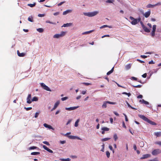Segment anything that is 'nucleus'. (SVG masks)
Segmentation results:
<instances>
[{"instance_id":"f257e3e1","label":"nucleus","mask_w":161,"mask_h":161,"mask_svg":"<svg viewBox=\"0 0 161 161\" xmlns=\"http://www.w3.org/2000/svg\"><path fill=\"white\" fill-rule=\"evenodd\" d=\"M98 11H94L91 12L84 13L83 14L85 16L92 17L96 15L98 13Z\"/></svg>"},{"instance_id":"f03ea898","label":"nucleus","mask_w":161,"mask_h":161,"mask_svg":"<svg viewBox=\"0 0 161 161\" xmlns=\"http://www.w3.org/2000/svg\"><path fill=\"white\" fill-rule=\"evenodd\" d=\"M66 32L64 31H62L60 34H55L53 36V37L54 38H58L60 37H62L65 35Z\"/></svg>"},{"instance_id":"7ed1b4c3","label":"nucleus","mask_w":161,"mask_h":161,"mask_svg":"<svg viewBox=\"0 0 161 161\" xmlns=\"http://www.w3.org/2000/svg\"><path fill=\"white\" fill-rule=\"evenodd\" d=\"M41 86L44 90L49 92H51L52 90L50 88L45 84L43 83H40Z\"/></svg>"},{"instance_id":"20e7f679","label":"nucleus","mask_w":161,"mask_h":161,"mask_svg":"<svg viewBox=\"0 0 161 161\" xmlns=\"http://www.w3.org/2000/svg\"><path fill=\"white\" fill-rule=\"evenodd\" d=\"M129 18L131 20L130 23L132 25H135L138 24L136 19L134 18L132 16H130Z\"/></svg>"},{"instance_id":"39448f33","label":"nucleus","mask_w":161,"mask_h":161,"mask_svg":"<svg viewBox=\"0 0 161 161\" xmlns=\"http://www.w3.org/2000/svg\"><path fill=\"white\" fill-rule=\"evenodd\" d=\"M156 29V25H154L153 26L152 31L151 33V35L152 37H154L155 35V32Z\"/></svg>"},{"instance_id":"423d86ee","label":"nucleus","mask_w":161,"mask_h":161,"mask_svg":"<svg viewBox=\"0 0 161 161\" xmlns=\"http://www.w3.org/2000/svg\"><path fill=\"white\" fill-rule=\"evenodd\" d=\"M161 153V151L158 149L154 150L152 152L153 155L155 156Z\"/></svg>"},{"instance_id":"0eeeda50","label":"nucleus","mask_w":161,"mask_h":161,"mask_svg":"<svg viewBox=\"0 0 161 161\" xmlns=\"http://www.w3.org/2000/svg\"><path fill=\"white\" fill-rule=\"evenodd\" d=\"M26 100L27 103L31 104V94H28Z\"/></svg>"},{"instance_id":"6e6552de","label":"nucleus","mask_w":161,"mask_h":161,"mask_svg":"<svg viewBox=\"0 0 161 161\" xmlns=\"http://www.w3.org/2000/svg\"><path fill=\"white\" fill-rule=\"evenodd\" d=\"M79 107V106L76 107H70L69 108H65V109L68 111H71L75 110Z\"/></svg>"},{"instance_id":"1a4fd4ad","label":"nucleus","mask_w":161,"mask_h":161,"mask_svg":"<svg viewBox=\"0 0 161 161\" xmlns=\"http://www.w3.org/2000/svg\"><path fill=\"white\" fill-rule=\"evenodd\" d=\"M42 146L43 148L45 150L47 151V152H49L50 153H53V152L52 150L49 149L47 147H46L45 145H42Z\"/></svg>"},{"instance_id":"9d476101","label":"nucleus","mask_w":161,"mask_h":161,"mask_svg":"<svg viewBox=\"0 0 161 161\" xmlns=\"http://www.w3.org/2000/svg\"><path fill=\"white\" fill-rule=\"evenodd\" d=\"M151 155L149 154H147L142 155V156L140 158L141 159H145L150 157Z\"/></svg>"},{"instance_id":"9b49d317","label":"nucleus","mask_w":161,"mask_h":161,"mask_svg":"<svg viewBox=\"0 0 161 161\" xmlns=\"http://www.w3.org/2000/svg\"><path fill=\"white\" fill-rule=\"evenodd\" d=\"M150 14L151 11L150 10H149L147 12L145 13H144L143 15L145 17V18H147L150 16Z\"/></svg>"},{"instance_id":"f8f14e48","label":"nucleus","mask_w":161,"mask_h":161,"mask_svg":"<svg viewBox=\"0 0 161 161\" xmlns=\"http://www.w3.org/2000/svg\"><path fill=\"white\" fill-rule=\"evenodd\" d=\"M44 127L46 128H48L50 129L54 130V128L50 125H48L46 123H44L43 125Z\"/></svg>"},{"instance_id":"ddd939ff","label":"nucleus","mask_w":161,"mask_h":161,"mask_svg":"<svg viewBox=\"0 0 161 161\" xmlns=\"http://www.w3.org/2000/svg\"><path fill=\"white\" fill-rule=\"evenodd\" d=\"M138 116L140 118L144 120L146 122L148 119L145 116L143 115L139 114Z\"/></svg>"},{"instance_id":"4468645a","label":"nucleus","mask_w":161,"mask_h":161,"mask_svg":"<svg viewBox=\"0 0 161 161\" xmlns=\"http://www.w3.org/2000/svg\"><path fill=\"white\" fill-rule=\"evenodd\" d=\"M72 10L70 9H68L65 11H64L63 12V14L64 15H65L67 14L70 13L72 12Z\"/></svg>"},{"instance_id":"2eb2a0df","label":"nucleus","mask_w":161,"mask_h":161,"mask_svg":"<svg viewBox=\"0 0 161 161\" xmlns=\"http://www.w3.org/2000/svg\"><path fill=\"white\" fill-rule=\"evenodd\" d=\"M17 53L18 56H19V57H24L25 54V53H20L19 50H17Z\"/></svg>"},{"instance_id":"dca6fc26","label":"nucleus","mask_w":161,"mask_h":161,"mask_svg":"<svg viewBox=\"0 0 161 161\" xmlns=\"http://www.w3.org/2000/svg\"><path fill=\"white\" fill-rule=\"evenodd\" d=\"M143 29H144V31L147 33H149L150 32V30L148 29L147 27H146L145 25L144 26L142 27Z\"/></svg>"},{"instance_id":"f3484780","label":"nucleus","mask_w":161,"mask_h":161,"mask_svg":"<svg viewBox=\"0 0 161 161\" xmlns=\"http://www.w3.org/2000/svg\"><path fill=\"white\" fill-rule=\"evenodd\" d=\"M148 123L152 125H156V124L153 121H152L151 120H149L148 119L147 121Z\"/></svg>"},{"instance_id":"a211bd4d","label":"nucleus","mask_w":161,"mask_h":161,"mask_svg":"<svg viewBox=\"0 0 161 161\" xmlns=\"http://www.w3.org/2000/svg\"><path fill=\"white\" fill-rule=\"evenodd\" d=\"M72 25V23H67L66 24H63L62 27H69L71 26Z\"/></svg>"},{"instance_id":"6ab92c4d","label":"nucleus","mask_w":161,"mask_h":161,"mask_svg":"<svg viewBox=\"0 0 161 161\" xmlns=\"http://www.w3.org/2000/svg\"><path fill=\"white\" fill-rule=\"evenodd\" d=\"M154 135L157 137L161 136V131L155 132Z\"/></svg>"},{"instance_id":"aec40b11","label":"nucleus","mask_w":161,"mask_h":161,"mask_svg":"<svg viewBox=\"0 0 161 161\" xmlns=\"http://www.w3.org/2000/svg\"><path fill=\"white\" fill-rule=\"evenodd\" d=\"M155 6H156L155 4L152 5L150 4H149L147 5L146 7L148 8H153Z\"/></svg>"},{"instance_id":"412c9836","label":"nucleus","mask_w":161,"mask_h":161,"mask_svg":"<svg viewBox=\"0 0 161 161\" xmlns=\"http://www.w3.org/2000/svg\"><path fill=\"white\" fill-rule=\"evenodd\" d=\"M131 66V64H130L126 65L125 66V69L126 70H128L129 69H130V68Z\"/></svg>"},{"instance_id":"4be33fe9","label":"nucleus","mask_w":161,"mask_h":161,"mask_svg":"<svg viewBox=\"0 0 161 161\" xmlns=\"http://www.w3.org/2000/svg\"><path fill=\"white\" fill-rule=\"evenodd\" d=\"M34 149H39V148L35 146H32L29 148V150H33Z\"/></svg>"},{"instance_id":"5701e85b","label":"nucleus","mask_w":161,"mask_h":161,"mask_svg":"<svg viewBox=\"0 0 161 161\" xmlns=\"http://www.w3.org/2000/svg\"><path fill=\"white\" fill-rule=\"evenodd\" d=\"M107 101H105L103 102V104L102 105V107L103 108H105L107 107V103H108L107 102H106Z\"/></svg>"},{"instance_id":"b1692460","label":"nucleus","mask_w":161,"mask_h":161,"mask_svg":"<svg viewBox=\"0 0 161 161\" xmlns=\"http://www.w3.org/2000/svg\"><path fill=\"white\" fill-rule=\"evenodd\" d=\"M94 31V30H91L89 31H86L82 33V35L87 34L91 33Z\"/></svg>"},{"instance_id":"393cba45","label":"nucleus","mask_w":161,"mask_h":161,"mask_svg":"<svg viewBox=\"0 0 161 161\" xmlns=\"http://www.w3.org/2000/svg\"><path fill=\"white\" fill-rule=\"evenodd\" d=\"M38 100V98L36 97H34L31 100V103L32 102L37 101Z\"/></svg>"},{"instance_id":"a878e982","label":"nucleus","mask_w":161,"mask_h":161,"mask_svg":"<svg viewBox=\"0 0 161 161\" xmlns=\"http://www.w3.org/2000/svg\"><path fill=\"white\" fill-rule=\"evenodd\" d=\"M60 102L59 101H57L54 104V107L56 108L58 107L59 104Z\"/></svg>"},{"instance_id":"bb28decb","label":"nucleus","mask_w":161,"mask_h":161,"mask_svg":"<svg viewBox=\"0 0 161 161\" xmlns=\"http://www.w3.org/2000/svg\"><path fill=\"white\" fill-rule=\"evenodd\" d=\"M36 5V3H34L33 4H28L27 6H30L32 8L34 7Z\"/></svg>"},{"instance_id":"cd10ccee","label":"nucleus","mask_w":161,"mask_h":161,"mask_svg":"<svg viewBox=\"0 0 161 161\" xmlns=\"http://www.w3.org/2000/svg\"><path fill=\"white\" fill-rule=\"evenodd\" d=\"M105 27H109V28H111L112 26H108V25H103L102 26L100 27V29H102V28H104Z\"/></svg>"},{"instance_id":"c85d7f7f","label":"nucleus","mask_w":161,"mask_h":161,"mask_svg":"<svg viewBox=\"0 0 161 161\" xmlns=\"http://www.w3.org/2000/svg\"><path fill=\"white\" fill-rule=\"evenodd\" d=\"M109 128H108L106 127H102L101 128V130L103 131H108L109 130Z\"/></svg>"},{"instance_id":"c756f323","label":"nucleus","mask_w":161,"mask_h":161,"mask_svg":"<svg viewBox=\"0 0 161 161\" xmlns=\"http://www.w3.org/2000/svg\"><path fill=\"white\" fill-rule=\"evenodd\" d=\"M37 31L40 33H42L44 31V30L42 28H39L36 29Z\"/></svg>"},{"instance_id":"7c9ffc66","label":"nucleus","mask_w":161,"mask_h":161,"mask_svg":"<svg viewBox=\"0 0 161 161\" xmlns=\"http://www.w3.org/2000/svg\"><path fill=\"white\" fill-rule=\"evenodd\" d=\"M80 121V119H77L76 121L75 122V126L77 127L78 125V123Z\"/></svg>"},{"instance_id":"2f4dec72","label":"nucleus","mask_w":161,"mask_h":161,"mask_svg":"<svg viewBox=\"0 0 161 161\" xmlns=\"http://www.w3.org/2000/svg\"><path fill=\"white\" fill-rule=\"evenodd\" d=\"M68 137L70 139H76V136H68Z\"/></svg>"},{"instance_id":"473e14b6","label":"nucleus","mask_w":161,"mask_h":161,"mask_svg":"<svg viewBox=\"0 0 161 161\" xmlns=\"http://www.w3.org/2000/svg\"><path fill=\"white\" fill-rule=\"evenodd\" d=\"M28 20L29 21L31 22H33V19L32 16H29L28 19Z\"/></svg>"},{"instance_id":"72a5a7b5","label":"nucleus","mask_w":161,"mask_h":161,"mask_svg":"<svg viewBox=\"0 0 161 161\" xmlns=\"http://www.w3.org/2000/svg\"><path fill=\"white\" fill-rule=\"evenodd\" d=\"M40 154V153L39 152H33L31 153V155H37Z\"/></svg>"},{"instance_id":"f704fd0d","label":"nucleus","mask_w":161,"mask_h":161,"mask_svg":"<svg viewBox=\"0 0 161 161\" xmlns=\"http://www.w3.org/2000/svg\"><path fill=\"white\" fill-rule=\"evenodd\" d=\"M114 1V0H107L106 1V2L107 3H113Z\"/></svg>"},{"instance_id":"c9c22d12","label":"nucleus","mask_w":161,"mask_h":161,"mask_svg":"<svg viewBox=\"0 0 161 161\" xmlns=\"http://www.w3.org/2000/svg\"><path fill=\"white\" fill-rule=\"evenodd\" d=\"M110 139V138H105L102 139L101 140V141L102 142L106 141Z\"/></svg>"},{"instance_id":"e433bc0d","label":"nucleus","mask_w":161,"mask_h":161,"mask_svg":"<svg viewBox=\"0 0 161 161\" xmlns=\"http://www.w3.org/2000/svg\"><path fill=\"white\" fill-rule=\"evenodd\" d=\"M131 86H133L134 87H136V88H140L142 86V85H137L136 86H134V85H131Z\"/></svg>"},{"instance_id":"4c0bfd02","label":"nucleus","mask_w":161,"mask_h":161,"mask_svg":"<svg viewBox=\"0 0 161 161\" xmlns=\"http://www.w3.org/2000/svg\"><path fill=\"white\" fill-rule=\"evenodd\" d=\"M142 103H144L146 105H149V102L144 100V99L142 100Z\"/></svg>"},{"instance_id":"58836bf2","label":"nucleus","mask_w":161,"mask_h":161,"mask_svg":"<svg viewBox=\"0 0 161 161\" xmlns=\"http://www.w3.org/2000/svg\"><path fill=\"white\" fill-rule=\"evenodd\" d=\"M106 155L108 158H109L110 157V153L108 151L106 152Z\"/></svg>"},{"instance_id":"ea45409f","label":"nucleus","mask_w":161,"mask_h":161,"mask_svg":"<svg viewBox=\"0 0 161 161\" xmlns=\"http://www.w3.org/2000/svg\"><path fill=\"white\" fill-rule=\"evenodd\" d=\"M114 141H116L118 139V137L117 136L116 134H115L114 136Z\"/></svg>"},{"instance_id":"a19ab883","label":"nucleus","mask_w":161,"mask_h":161,"mask_svg":"<svg viewBox=\"0 0 161 161\" xmlns=\"http://www.w3.org/2000/svg\"><path fill=\"white\" fill-rule=\"evenodd\" d=\"M42 143H44V144H45L47 145V146H49L50 145V144L47 141H43L42 142Z\"/></svg>"},{"instance_id":"79ce46f5","label":"nucleus","mask_w":161,"mask_h":161,"mask_svg":"<svg viewBox=\"0 0 161 161\" xmlns=\"http://www.w3.org/2000/svg\"><path fill=\"white\" fill-rule=\"evenodd\" d=\"M137 79H138L137 78L135 77H134V76L131 77L130 78V79L131 80H135L136 81H137Z\"/></svg>"},{"instance_id":"37998d69","label":"nucleus","mask_w":161,"mask_h":161,"mask_svg":"<svg viewBox=\"0 0 161 161\" xmlns=\"http://www.w3.org/2000/svg\"><path fill=\"white\" fill-rule=\"evenodd\" d=\"M24 108L25 109L26 111H29V110H30L32 109V107L26 108L25 107H24Z\"/></svg>"},{"instance_id":"c03bdc74","label":"nucleus","mask_w":161,"mask_h":161,"mask_svg":"<svg viewBox=\"0 0 161 161\" xmlns=\"http://www.w3.org/2000/svg\"><path fill=\"white\" fill-rule=\"evenodd\" d=\"M46 23H50V24H54V25H55L56 24V23L51 22L49 20H47V21H46Z\"/></svg>"},{"instance_id":"a18cd8bd","label":"nucleus","mask_w":161,"mask_h":161,"mask_svg":"<svg viewBox=\"0 0 161 161\" xmlns=\"http://www.w3.org/2000/svg\"><path fill=\"white\" fill-rule=\"evenodd\" d=\"M155 143L156 144H158L160 146H161V141H158L155 142Z\"/></svg>"},{"instance_id":"49530a36","label":"nucleus","mask_w":161,"mask_h":161,"mask_svg":"<svg viewBox=\"0 0 161 161\" xmlns=\"http://www.w3.org/2000/svg\"><path fill=\"white\" fill-rule=\"evenodd\" d=\"M68 97H62L61 99V100L62 101H64L68 99Z\"/></svg>"},{"instance_id":"de8ad7c7","label":"nucleus","mask_w":161,"mask_h":161,"mask_svg":"<svg viewBox=\"0 0 161 161\" xmlns=\"http://www.w3.org/2000/svg\"><path fill=\"white\" fill-rule=\"evenodd\" d=\"M39 113H40V112H36V113H35V115L34 117H35V118H37V117H38V115H39Z\"/></svg>"},{"instance_id":"09e8293b","label":"nucleus","mask_w":161,"mask_h":161,"mask_svg":"<svg viewBox=\"0 0 161 161\" xmlns=\"http://www.w3.org/2000/svg\"><path fill=\"white\" fill-rule=\"evenodd\" d=\"M70 159L69 158H67L66 159H62V161H69Z\"/></svg>"},{"instance_id":"8fccbe9b","label":"nucleus","mask_w":161,"mask_h":161,"mask_svg":"<svg viewBox=\"0 0 161 161\" xmlns=\"http://www.w3.org/2000/svg\"><path fill=\"white\" fill-rule=\"evenodd\" d=\"M106 102H107L108 103L111 104H116L115 103L111 102L110 101H107Z\"/></svg>"},{"instance_id":"3c124183","label":"nucleus","mask_w":161,"mask_h":161,"mask_svg":"<svg viewBox=\"0 0 161 161\" xmlns=\"http://www.w3.org/2000/svg\"><path fill=\"white\" fill-rule=\"evenodd\" d=\"M83 84H84L86 86H88V85H91V83H89L84 82L83 83Z\"/></svg>"},{"instance_id":"603ef678","label":"nucleus","mask_w":161,"mask_h":161,"mask_svg":"<svg viewBox=\"0 0 161 161\" xmlns=\"http://www.w3.org/2000/svg\"><path fill=\"white\" fill-rule=\"evenodd\" d=\"M136 20H137V22L138 23V22H140L141 21V18L140 17H139L138 19H136Z\"/></svg>"},{"instance_id":"864d4df0","label":"nucleus","mask_w":161,"mask_h":161,"mask_svg":"<svg viewBox=\"0 0 161 161\" xmlns=\"http://www.w3.org/2000/svg\"><path fill=\"white\" fill-rule=\"evenodd\" d=\"M149 161H158L157 158H155L152 160H150Z\"/></svg>"},{"instance_id":"5fc2aeb1","label":"nucleus","mask_w":161,"mask_h":161,"mask_svg":"<svg viewBox=\"0 0 161 161\" xmlns=\"http://www.w3.org/2000/svg\"><path fill=\"white\" fill-rule=\"evenodd\" d=\"M147 75V74L146 73H144V74H143V75H142V77H143L144 78H145L146 77Z\"/></svg>"},{"instance_id":"6e6d98bb","label":"nucleus","mask_w":161,"mask_h":161,"mask_svg":"<svg viewBox=\"0 0 161 161\" xmlns=\"http://www.w3.org/2000/svg\"><path fill=\"white\" fill-rule=\"evenodd\" d=\"M45 16L44 14H39L38 16L39 17H43Z\"/></svg>"},{"instance_id":"4d7b16f0","label":"nucleus","mask_w":161,"mask_h":161,"mask_svg":"<svg viewBox=\"0 0 161 161\" xmlns=\"http://www.w3.org/2000/svg\"><path fill=\"white\" fill-rule=\"evenodd\" d=\"M124 115L125 116V121H128V119L127 118V116H126V115L125 114H124Z\"/></svg>"},{"instance_id":"13d9d810","label":"nucleus","mask_w":161,"mask_h":161,"mask_svg":"<svg viewBox=\"0 0 161 161\" xmlns=\"http://www.w3.org/2000/svg\"><path fill=\"white\" fill-rule=\"evenodd\" d=\"M122 126L124 128H126V126L125 125V122L124 121L122 122Z\"/></svg>"},{"instance_id":"bf43d9fd","label":"nucleus","mask_w":161,"mask_h":161,"mask_svg":"<svg viewBox=\"0 0 161 161\" xmlns=\"http://www.w3.org/2000/svg\"><path fill=\"white\" fill-rule=\"evenodd\" d=\"M139 11L143 15L144 14V10L142 9H141L139 10Z\"/></svg>"},{"instance_id":"052dcab7","label":"nucleus","mask_w":161,"mask_h":161,"mask_svg":"<svg viewBox=\"0 0 161 161\" xmlns=\"http://www.w3.org/2000/svg\"><path fill=\"white\" fill-rule=\"evenodd\" d=\"M141 57L142 58H145L147 57V56L144 55H141Z\"/></svg>"},{"instance_id":"680f3d73","label":"nucleus","mask_w":161,"mask_h":161,"mask_svg":"<svg viewBox=\"0 0 161 161\" xmlns=\"http://www.w3.org/2000/svg\"><path fill=\"white\" fill-rule=\"evenodd\" d=\"M143 97V96L142 95H140L137 97L138 98H142Z\"/></svg>"},{"instance_id":"e2e57ef3","label":"nucleus","mask_w":161,"mask_h":161,"mask_svg":"<svg viewBox=\"0 0 161 161\" xmlns=\"http://www.w3.org/2000/svg\"><path fill=\"white\" fill-rule=\"evenodd\" d=\"M72 120L71 119H69L68 120V122H67L66 125H68L71 122Z\"/></svg>"},{"instance_id":"0e129e2a","label":"nucleus","mask_w":161,"mask_h":161,"mask_svg":"<svg viewBox=\"0 0 161 161\" xmlns=\"http://www.w3.org/2000/svg\"><path fill=\"white\" fill-rule=\"evenodd\" d=\"M64 2H64H64H61L60 3H58V6H60V5H62V4H63L64 3Z\"/></svg>"},{"instance_id":"69168bd1","label":"nucleus","mask_w":161,"mask_h":161,"mask_svg":"<svg viewBox=\"0 0 161 161\" xmlns=\"http://www.w3.org/2000/svg\"><path fill=\"white\" fill-rule=\"evenodd\" d=\"M66 142L65 141H60V143L61 144H64L66 143Z\"/></svg>"},{"instance_id":"338daca9","label":"nucleus","mask_w":161,"mask_h":161,"mask_svg":"<svg viewBox=\"0 0 161 161\" xmlns=\"http://www.w3.org/2000/svg\"><path fill=\"white\" fill-rule=\"evenodd\" d=\"M113 72L111 70H110L107 73V75H110V74H111Z\"/></svg>"},{"instance_id":"774afa93","label":"nucleus","mask_w":161,"mask_h":161,"mask_svg":"<svg viewBox=\"0 0 161 161\" xmlns=\"http://www.w3.org/2000/svg\"><path fill=\"white\" fill-rule=\"evenodd\" d=\"M155 6H157L158 5H161V2H158L156 4H155Z\"/></svg>"}]
</instances>
